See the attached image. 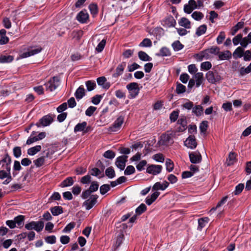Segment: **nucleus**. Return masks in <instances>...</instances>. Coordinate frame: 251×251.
Listing matches in <instances>:
<instances>
[{"label":"nucleus","mask_w":251,"mask_h":251,"mask_svg":"<svg viewBox=\"0 0 251 251\" xmlns=\"http://www.w3.org/2000/svg\"><path fill=\"white\" fill-rule=\"evenodd\" d=\"M176 136V132H167L163 134L160 136V139L158 142L159 146H169L173 144L174 138Z\"/></svg>","instance_id":"nucleus-1"},{"label":"nucleus","mask_w":251,"mask_h":251,"mask_svg":"<svg viewBox=\"0 0 251 251\" xmlns=\"http://www.w3.org/2000/svg\"><path fill=\"white\" fill-rule=\"evenodd\" d=\"M206 78L207 81L211 84H216L222 79L221 76L216 71H209L206 74Z\"/></svg>","instance_id":"nucleus-2"},{"label":"nucleus","mask_w":251,"mask_h":251,"mask_svg":"<svg viewBox=\"0 0 251 251\" xmlns=\"http://www.w3.org/2000/svg\"><path fill=\"white\" fill-rule=\"evenodd\" d=\"M60 79L58 76H53L45 85L47 90L50 92L55 90L60 85Z\"/></svg>","instance_id":"nucleus-3"},{"label":"nucleus","mask_w":251,"mask_h":251,"mask_svg":"<svg viewBox=\"0 0 251 251\" xmlns=\"http://www.w3.org/2000/svg\"><path fill=\"white\" fill-rule=\"evenodd\" d=\"M44 226V223L42 221H32L26 224L25 225V227L27 230H31L33 229L37 232H40L43 229Z\"/></svg>","instance_id":"nucleus-4"},{"label":"nucleus","mask_w":251,"mask_h":251,"mask_svg":"<svg viewBox=\"0 0 251 251\" xmlns=\"http://www.w3.org/2000/svg\"><path fill=\"white\" fill-rule=\"evenodd\" d=\"M125 117L124 116H119L115 120L113 124L109 127L108 131L115 132L119 130L124 123Z\"/></svg>","instance_id":"nucleus-5"},{"label":"nucleus","mask_w":251,"mask_h":251,"mask_svg":"<svg viewBox=\"0 0 251 251\" xmlns=\"http://www.w3.org/2000/svg\"><path fill=\"white\" fill-rule=\"evenodd\" d=\"M98 198V196L97 195L92 196L83 202V206L85 207V209L87 210L91 209L96 204Z\"/></svg>","instance_id":"nucleus-6"},{"label":"nucleus","mask_w":251,"mask_h":251,"mask_svg":"<svg viewBox=\"0 0 251 251\" xmlns=\"http://www.w3.org/2000/svg\"><path fill=\"white\" fill-rule=\"evenodd\" d=\"M53 121L52 118L49 115H46L40 119L35 125L38 127L47 126H49Z\"/></svg>","instance_id":"nucleus-7"},{"label":"nucleus","mask_w":251,"mask_h":251,"mask_svg":"<svg viewBox=\"0 0 251 251\" xmlns=\"http://www.w3.org/2000/svg\"><path fill=\"white\" fill-rule=\"evenodd\" d=\"M126 88L130 93L132 98L135 97L139 92L138 84L136 82H132L127 85Z\"/></svg>","instance_id":"nucleus-8"},{"label":"nucleus","mask_w":251,"mask_h":251,"mask_svg":"<svg viewBox=\"0 0 251 251\" xmlns=\"http://www.w3.org/2000/svg\"><path fill=\"white\" fill-rule=\"evenodd\" d=\"M184 145L191 149H194L197 146V143L194 135H190L184 142Z\"/></svg>","instance_id":"nucleus-9"},{"label":"nucleus","mask_w":251,"mask_h":251,"mask_svg":"<svg viewBox=\"0 0 251 251\" xmlns=\"http://www.w3.org/2000/svg\"><path fill=\"white\" fill-rule=\"evenodd\" d=\"M197 8V4L195 0H190L188 4L184 6V11L187 14H190L195 9Z\"/></svg>","instance_id":"nucleus-10"},{"label":"nucleus","mask_w":251,"mask_h":251,"mask_svg":"<svg viewBox=\"0 0 251 251\" xmlns=\"http://www.w3.org/2000/svg\"><path fill=\"white\" fill-rule=\"evenodd\" d=\"M162 167L159 165H151L147 168V172L153 175L159 174L162 170Z\"/></svg>","instance_id":"nucleus-11"},{"label":"nucleus","mask_w":251,"mask_h":251,"mask_svg":"<svg viewBox=\"0 0 251 251\" xmlns=\"http://www.w3.org/2000/svg\"><path fill=\"white\" fill-rule=\"evenodd\" d=\"M228 196H225L222 198V199L217 203L216 207H214L211 209L209 211L210 213H213L215 210H218L219 213H222L224 209L222 208V206L227 201Z\"/></svg>","instance_id":"nucleus-12"},{"label":"nucleus","mask_w":251,"mask_h":251,"mask_svg":"<svg viewBox=\"0 0 251 251\" xmlns=\"http://www.w3.org/2000/svg\"><path fill=\"white\" fill-rule=\"evenodd\" d=\"M127 156L122 155L117 158L115 164L120 170H123L126 166V162L127 161Z\"/></svg>","instance_id":"nucleus-13"},{"label":"nucleus","mask_w":251,"mask_h":251,"mask_svg":"<svg viewBox=\"0 0 251 251\" xmlns=\"http://www.w3.org/2000/svg\"><path fill=\"white\" fill-rule=\"evenodd\" d=\"M42 50L41 47H37L34 49L28 50L26 52H24L20 55L21 58H26L39 53Z\"/></svg>","instance_id":"nucleus-14"},{"label":"nucleus","mask_w":251,"mask_h":251,"mask_svg":"<svg viewBox=\"0 0 251 251\" xmlns=\"http://www.w3.org/2000/svg\"><path fill=\"white\" fill-rule=\"evenodd\" d=\"M87 123L83 122L81 123L77 124L74 128V132H77L79 131H82L83 133H86L88 132V129L87 127Z\"/></svg>","instance_id":"nucleus-15"},{"label":"nucleus","mask_w":251,"mask_h":251,"mask_svg":"<svg viewBox=\"0 0 251 251\" xmlns=\"http://www.w3.org/2000/svg\"><path fill=\"white\" fill-rule=\"evenodd\" d=\"M190 161L194 164L199 163L201 160V156L199 152H194L189 153Z\"/></svg>","instance_id":"nucleus-16"},{"label":"nucleus","mask_w":251,"mask_h":251,"mask_svg":"<svg viewBox=\"0 0 251 251\" xmlns=\"http://www.w3.org/2000/svg\"><path fill=\"white\" fill-rule=\"evenodd\" d=\"M193 79L196 81V86L197 87H200L204 81L203 74L202 73L199 72L195 74L193 76Z\"/></svg>","instance_id":"nucleus-17"},{"label":"nucleus","mask_w":251,"mask_h":251,"mask_svg":"<svg viewBox=\"0 0 251 251\" xmlns=\"http://www.w3.org/2000/svg\"><path fill=\"white\" fill-rule=\"evenodd\" d=\"M89 18V15L85 11H81L77 15V20L81 23H86Z\"/></svg>","instance_id":"nucleus-18"},{"label":"nucleus","mask_w":251,"mask_h":251,"mask_svg":"<svg viewBox=\"0 0 251 251\" xmlns=\"http://www.w3.org/2000/svg\"><path fill=\"white\" fill-rule=\"evenodd\" d=\"M126 66V63L124 62L119 64L116 68V73L113 75V76L114 77H117L121 75L124 72Z\"/></svg>","instance_id":"nucleus-19"},{"label":"nucleus","mask_w":251,"mask_h":251,"mask_svg":"<svg viewBox=\"0 0 251 251\" xmlns=\"http://www.w3.org/2000/svg\"><path fill=\"white\" fill-rule=\"evenodd\" d=\"M176 24V21L173 17H170L163 21V25L167 27L175 26Z\"/></svg>","instance_id":"nucleus-20"},{"label":"nucleus","mask_w":251,"mask_h":251,"mask_svg":"<svg viewBox=\"0 0 251 251\" xmlns=\"http://www.w3.org/2000/svg\"><path fill=\"white\" fill-rule=\"evenodd\" d=\"M178 24L179 25L183 26L186 29H189L191 28L190 21L185 17H182L179 20Z\"/></svg>","instance_id":"nucleus-21"},{"label":"nucleus","mask_w":251,"mask_h":251,"mask_svg":"<svg viewBox=\"0 0 251 251\" xmlns=\"http://www.w3.org/2000/svg\"><path fill=\"white\" fill-rule=\"evenodd\" d=\"M219 59L221 60H228L231 57V53L229 50L219 52Z\"/></svg>","instance_id":"nucleus-22"},{"label":"nucleus","mask_w":251,"mask_h":251,"mask_svg":"<svg viewBox=\"0 0 251 251\" xmlns=\"http://www.w3.org/2000/svg\"><path fill=\"white\" fill-rule=\"evenodd\" d=\"M89 174L90 176H95L98 177H101L104 176L103 173L97 168L91 169L89 171Z\"/></svg>","instance_id":"nucleus-23"},{"label":"nucleus","mask_w":251,"mask_h":251,"mask_svg":"<svg viewBox=\"0 0 251 251\" xmlns=\"http://www.w3.org/2000/svg\"><path fill=\"white\" fill-rule=\"evenodd\" d=\"M6 178V179L3 182L4 184H8L11 180V177L9 173L4 171H0V179H4Z\"/></svg>","instance_id":"nucleus-24"},{"label":"nucleus","mask_w":251,"mask_h":251,"mask_svg":"<svg viewBox=\"0 0 251 251\" xmlns=\"http://www.w3.org/2000/svg\"><path fill=\"white\" fill-rule=\"evenodd\" d=\"M244 22L242 21L238 22L235 26H234L231 30L230 33L232 35H234L236 32L243 27Z\"/></svg>","instance_id":"nucleus-25"},{"label":"nucleus","mask_w":251,"mask_h":251,"mask_svg":"<svg viewBox=\"0 0 251 251\" xmlns=\"http://www.w3.org/2000/svg\"><path fill=\"white\" fill-rule=\"evenodd\" d=\"M75 97L77 100H80L85 95V89L82 86H79L76 90L75 94Z\"/></svg>","instance_id":"nucleus-26"},{"label":"nucleus","mask_w":251,"mask_h":251,"mask_svg":"<svg viewBox=\"0 0 251 251\" xmlns=\"http://www.w3.org/2000/svg\"><path fill=\"white\" fill-rule=\"evenodd\" d=\"M74 183V180L73 177H68L64 181H63L60 184V186L61 187H70Z\"/></svg>","instance_id":"nucleus-27"},{"label":"nucleus","mask_w":251,"mask_h":251,"mask_svg":"<svg viewBox=\"0 0 251 251\" xmlns=\"http://www.w3.org/2000/svg\"><path fill=\"white\" fill-rule=\"evenodd\" d=\"M50 210L51 214L55 216L62 214L63 212L62 207L59 206H54L51 208Z\"/></svg>","instance_id":"nucleus-28"},{"label":"nucleus","mask_w":251,"mask_h":251,"mask_svg":"<svg viewBox=\"0 0 251 251\" xmlns=\"http://www.w3.org/2000/svg\"><path fill=\"white\" fill-rule=\"evenodd\" d=\"M41 150V146L37 145L30 148L27 150V154L29 155H34Z\"/></svg>","instance_id":"nucleus-29"},{"label":"nucleus","mask_w":251,"mask_h":251,"mask_svg":"<svg viewBox=\"0 0 251 251\" xmlns=\"http://www.w3.org/2000/svg\"><path fill=\"white\" fill-rule=\"evenodd\" d=\"M209 221V219L208 217L202 218L198 220L199 226L198 227V229L199 230H201V229L204 227L208 223Z\"/></svg>","instance_id":"nucleus-30"},{"label":"nucleus","mask_w":251,"mask_h":251,"mask_svg":"<svg viewBox=\"0 0 251 251\" xmlns=\"http://www.w3.org/2000/svg\"><path fill=\"white\" fill-rule=\"evenodd\" d=\"M14 59V57L11 55H1L0 56V63H6L12 62Z\"/></svg>","instance_id":"nucleus-31"},{"label":"nucleus","mask_w":251,"mask_h":251,"mask_svg":"<svg viewBox=\"0 0 251 251\" xmlns=\"http://www.w3.org/2000/svg\"><path fill=\"white\" fill-rule=\"evenodd\" d=\"M98 189H87L82 193L81 197L83 199H88L93 195L92 194V193L95 192Z\"/></svg>","instance_id":"nucleus-32"},{"label":"nucleus","mask_w":251,"mask_h":251,"mask_svg":"<svg viewBox=\"0 0 251 251\" xmlns=\"http://www.w3.org/2000/svg\"><path fill=\"white\" fill-rule=\"evenodd\" d=\"M250 73H251V63L247 67H241L239 70L240 75L242 76Z\"/></svg>","instance_id":"nucleus-33"},{"label":"nucleus","mask_w":251,"mask_h":251,"mask_svg":"<svg viewBox=\"0 0 251 251\" xmlns=\"http://www.w3.org/2000/svg\"><path fill=\"white\" fill-rule=\"evenodd\" d=\"M138 57L142 61H148L151 60V58L144 51L138 52Z\"/></svg>","instance_id":"nucleus-34"},{"label":"nucleus","mask_w":251,"mask_h":251,"mask_svg":"<svg viewBox=\"0 0 251 251\" xmlns=\"http://www.w3.org/2000/svg\"><path fill=\"white\" fill-rule=\"evenodd\" d=\"M249 43H251V32L248 34L247 37L243 38L240 45L243 47H246Z\"/></svg>","instance_id":"nucleus-35"},{"label":"nucleus","mask_w":251,"mask_h":251,"mask_svg":"<svg viewBox=\"0 0 251 251\" xmlns=\"http://www.w3.org/2000/svg\"><path fill=\"white\" fill-rule=\"evenodd\" d=\"M207 30V26L205 25H202L200 26L196 30V34L198 36H201L205 33Z\"/></svg>","instance_id":"nucleus-36"},{"label":"nucleus","mask_w":251,"mask_h":251,"mask_svg":"<svg viewBox=\"0 0 251 251\" xmlns=\"http://www.w3.org/2000/svg\"><path fill=\"white\" fill-rule=\"evenodd\" d=\"M87 90L88 91L93 90L96 87V83L94 80H88L85 82Z\"/></svg>","instance_id":"nucleus-37"},{"label":"nucleus","mask_w":251,"mask_h":251,"mask_svg":"<svg viewBox=\"0 0 251 251\" xmlns=\"http://www.w3.org/2000/svg\"><path fill=\"white\" fill-rule=\"evenodd\" d=\"M192 112L197 116H201L203 113V108L201 105H196L193 108Z\"/></svg>","instance_id":"nucleus-38"},{"label":"nucleus","mask_w":251,"mask_h":251,"mask_svg":"<svg viewBox=\"0 0 251 251\" xmlns=\"http://www.w3.org/2000/svg\"><path fill=\"white\" fill-rule=\"evenodd\" d=\"M169 184V182L166 181H164L162 183L157 182L154 184L152 188H166L168 187Z\"/></svg>","instance_id":"nucleus-39"},{"label":"nucleus","mask_w":251,"mask_h":251,"mask_svg":"<svg viewBox=\"0 0 251 251\" xmlns=\"http://www.w3.org/2000/svg\"><path fill=\"white\" fill-rule=\"evenodd\" d=\"M172 46L175 51H179L184 47V46L179 41H175L172 44Z\"/></svg>","instance_id":"nucleus-40"},{"label":"nucleus","mask_w":251,"mask_h":251,"mask_svg":"<svg viewBox=\"0 0 251 251\" xmlns=\"http://www.w3.org/2000/svg\"><path fill=\"white\" fill-rule=\"evenodd\" d=\"M165 165L167 171L171 172L173 170L174 167V163L170 159L167 158L166 159Z\"/></svg>","instance_id":"nucleus-41"},{"label":"nucleus","mask_w":251,"mask_h":251,"mask_svg":"<svg viewBox=\"0 0 251 251\" xmlns=\"http://www.w3.org/2000/svg\"><path fill=\"white\" fill-rule=\"evenodd\" d=\"M244 50L243 49L240 47H238L233 52V56L235 58L239 57L241 58L243 56Z\"/></svg>","instance_id":"nucleus-42"},{"label":"nucleus","mask_w":251,"mask_h":251,"mask_svg":"<svg viewBox=\"0 0 251 251\" xmlns=\"http://www.w3.org/2000/svg\"><path fill=\"white\" fill-rule=\"evenodd\" d=\"M236 159V154L233 152H230L227 159V163L228 165H231L234 163Z\"/></svg>","instance_id":"nucleus-43"},{"label":"nucleus","mask_w":251,"mask_h":251,"mask_svg":"<svg viewBox=\"0 0 251 251\" xmlns=\"http://www.w3.org/2000/svg\"><path fill=\"white\" fill-rule=\"evenodd\" d=\"M171 54V52L169 49L166 47H163L160 49V54H157V55L162 56H169Z\"/></svg>","instance_id":"nucleus-44"},{"label":"nucleus","mask_w":251,"mask_h":251,"mask_svg":"<svg viewBox=\"0 0 251 251\" xmlns=\"http://www.w3.org/2000/svg\"><path fill=\"white\" fill-rule=\"evenodd\" d=\"M105 175L109 178H112L115 176V173L112 167H108L105 170Z\"/></svg>","instance_id":"nucleus-45"},{"label":"nucleus","mask_w":251,"mask_h":251,"mask_svg":"<svg viewBox=\"0 0 251 251\" xmlns=\"http://www.w3.org/2000/svg\"><path fill=\"white\" fill-rule=\"evenodd\" d=\"M35 132L33 131L29 137L28 138L26 142V144L29 145L36 141H39L37 136H33V135L35 134Z\"/></svg>","instance_id":"nucleus-46"},{"label":"nucleus","mask_w":251,"mask_h":251,"mask_svg":"<svg viewBox=\"0 0 251 251\" xmlns=\"http://www.w3.org/2000/svg\"><path fill=\"white\" fill-rule=\"evenodd\" d=\"M146 209H147L146 205L144 203L141 204L136 209L135 212L136 213V215H140L142 214L143 212H144L146 210Z\"/></svg>","instance_id":"nucleus-47"},{"label":"nucleus","mask_w":251,"mask_h":251,"mask_svg":"<svg viewBox=\"0 0 251 251\" xmlns=\"http://www.w3.org/2000/svg\"><path fill=\"white\" fill-rule=\"evenodd\" d=\"M106 39H102L100 43L98 45L97 47H96V50L98 52H100L102 51V50H103L105 46V44H106Z\"/></svg>","instance_id":"nucleus-48"},{"label":"nucleus","mask_w":251,"mask_h":251,"mask_svg":"<svg viewBox=\"0 0 251 251\" xmlns=\"http://www.w3.org/2000/svg\"><path fill=\"white\" fill-rule=\"evenodd\" d=\"M106 81V79L104 76L98 77L97 79V83L99 85H101L103 88L108 89L110 86L109 84H106L105 86L103 85Z\"/></svg>","instance_id":"nucleus-49"},{"label":"nucleus","mask_w":251,"mask_h":251,"mask_svg":"<svg viewBox=\"0 0 251 251\" xmlns=\"http://www.w3.org/2000/svg\"><path fill=\"white\" fill-rule=\"evenodd\" d=\"M24 216L23 215H19L14 218L15 225L17 224L18 226H21L24 224Z\"/></svg>","instance_id":"nucleus-50"},{"label":"nucleus","mask_w":251,"mask_h":251,"mask_svg":"<svg viewBox=\"0 0 251 251\" xmlns=\"http://www.w3.org/2000/svg\"><path fill=\"white\" fill-rule=\"evenodd\" d=\"M151 45L152 42L149 38L144 39L139 44V46L142 47H150Z\"/></svg>","instance_id":"nucleus-51"},{"label":"nucleus","mask_w":251,"mask_h":251,"mask_svg":"<svg viewBox=\"0 0 251 251\" xmlns=\"http://www.w3.org/2000/svg\"><path fill=\"white\" fill-rule=\"evenodd\" d=\"M177 123L183 127V129L179 128L178 130L179 131H183L185 129V127L187 126V122L185 118H182L178 119Z\"/></svg>","instance_id":"nucleus-52"},{"label":"nucleus","mask_w":251,"mask_h":251,"mask_svg":"<svg viewBox=\"0 0 251 251\" xmlns=\"http://www.w3.org/2000/svg\"><path fill=\"white\" fill-rule=\"evenodd\" d=\"M75 223H70L64 227V228L62 230V232L64 233H69L71 231V230L75 227Z\"/></svg>","instance_id":"nucleus-53"},{"label":"nucleus","mask_w":251,"mask_h":251,"mask_svg":"<svg viewBox=\"0 0 251 251\" xmlns=\"http://www.w3.org/2000/svg\"><path fill=\"white\" fill-rule=\"evenodd\" d=\"M212 67L211 63L209 61L204 62L201 63V68L202 70L207 71Z\"/></svg>","instance_id":"nucleus-54"},{"label":"nucleus","mask_w":251,"mask_h":251,"mask_svg":"<svg viewBox=\"0 0 251 251\" xmlns=\"http://www.w3.org/2000/svg\"><path fill=\"white\" fill-rule=\"evenodd\" d=\"M33 162L37 167H39L44 164L45 162V157L44 156L39 157L37 159L34 160Z\"/></svg>","instance_id":"nucleus-55"},{"label":"nucleus","mask_w":251,"mask_h":251,"mask_svg":"<svg viewBox=\"0 0 251 251\" xmlns=\"http://www.w3.org/2000/svg\"><path fill=\"white\" fill-rule=\"evenodd\" d=\"M191 16L197 21H200L203 17V14L201 12L195 11L193 13Z\"/></svg>","instance_id":"nucleus-56"},{"label":"nucleus","mask_w":251,"mask_h":251,"mask_svg":"<svg viewBox=\"0 0 251 251\" xmlns=\"http://www.w3.org/2000/svg\"><path fill=\"white\" fill-rule=\"evenodd\" d=\"M176 92L177 94H179L183 93L186 91V87L184 85L181 83H178L176 85Z\"/></svg>","instance_id":"nucleus-57"},{"label":"nucleus","mask_w":251,"mask_h":251,"mask_svg":"<svg viewBox=\"0 0 251 251\" xmlns=\"http://www.w3.org/2000/svg\"><path fill=\"white\" fill-rule=\"evenodd\" d=\"M45 241L48 244H53L55 243L56 238L54 235L48 236L45 238Z\"/></svg>","instance_id":"nucleus-58"},{"label":"nucleus","mask_w":251,"mask_h":251,"mask_svg":"<svg viewBox=\"0 0 251 251\" xmlns=\"http://www.w3.org/2000/svg\"><path fill=\"white\" fill-rule=\"evenodd\" d=\"M103 155L105 158L111 159L115 157V153L111 150H108L104 153Z\"/></svg>","instance_id":"nucleus-59"},{"label":"nucleus","mask_w":251,"mask_h":251,"mask_svg":"<svg viewBox=\"0 0 251 251\" xmlns=\"http://www.w3.org/2000/svg\"><path fill=\"white\" fill-rule=\"evenodd\" d=\"M14 156L16 158H19L22 154L21 148L20 147H15L13 150Z\"/></svg>","instance_id":"nucleus-60"},{"label":"nucleus","mask_w":251,"mask_h":251,"mask_svg":"<svg viewBox=\"0 0 251 251\" xmlns=\"http://www.w3.org/2000/svg\"><path fill=\"white\" fill-rule=\"evenodd\" d=\"M242 35L241 34H238L235 37H234L232 39L233 44L236 46L239 43H240L242 38Z\"/></svg>","instance_id":"nucleus-61"},{"label":"nucleus","mask_w":251,"mask_h":251,"mask_svg":"<svg viewBox=\"0 0 251 251\" xmlns=\"http://www.w3.org/2000/svg\"><path fill=\"white\" fill-rule=\"evenodd\" d=\"M135 171V168L133 166H128L125 171L126 175H130L133 174Z\"/></svg>","instance_id":"nucleus-62"},{"label":"nucleus","mask_w":251,"mask_h":251,"mask_svg":"<svg viewBox=\"0 0 251 251\" xmlns=\"http://www.w3.org/2000/svg\"><path fill=\"white\" fill-rule=\"evenodd\" d=\"M97 107L93 106L89 107L85 111V114L88 116H91L96 110Z\"/></svg>","instance_id":"nucleus-63"},{"label":"nucleus","mask_w":251,"mask_h":251,"mask_svg":"<svg viewBox=\"0 0 251 251\" xmlns=\"http://www.w3.org/2000/svg\"><path fill=\"white\" fill-rule=\"evenodd\" d=\"M80 181L83 184H88L91 182V177L89 174L83 176L80 180Z\"/></svg>","instance_id":"nucleus-64"}]
</instances>
